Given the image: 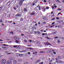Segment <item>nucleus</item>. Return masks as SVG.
<instances>
[{
  "label": "nucleus",
  "mask_w": 64,
  "mask_h": 64,
  "mask_svg": "<svg viewBox=\"0 0 64 64\" xmlns=\"http://www.w3.org/2000/svg\"><path fill=\"white\" fill-rule=\"evenodd\" d=\"M24 1V0H19V3L20 5V6H21L23 4V2Z\"/></svg>",
  "instance_id": "obj_1"
},
{
  "label": "nucleus",
  "mask_w": 64,
  "mask_h": 64,
  "mask_svg": "<svg viewBox=\"0 0 64 64\" xmlns=\"http://www.w3.org/2000/svg\"><path fill=\"white\" fill-rule=\"evenodd\" d=\"M1 62L2 64H5L6 62V60L5 59L2 60Z\"/></svg>",
  "instance_id": "obj_2"
},
{
  "label": "nucleus",
  "mask_w": 64,
  "mask_h": 64,
  "mask_svg": "<svg viewBox=\"0 0 64 64\" xmlns=\"http://www.w3.org/2000/svg\"><path fill=\"white\" fill-rule=\"evenodd\" d=\"M6 63L7 64H12V61L10 60H8L7 61Z\"/></svg>",
  "instance_id": "obj_3"
},
{
  "label": "nucleus",
  "mask_w": 64,
  "mask_h": 64,
  "mask_svg": "<svg viewBox=\"0 0 64 64\" xmlns=\"http://www.w3.org/2000/svg\"><path fill=\"white\" fill-rule=\"evenodd\" d=\"M21 16V14H18L15 16V17L18 16V17H19Z\"/></svg>",
  "instance_id": "obj_4"
},
{
  "label": "nucleus",
  "mask_w": 64,
  "mask_h": 64,
  "mask_svg": "<svg viewBox=\"0 0 64 64\" xmlns=\"http://www.w3.org/2000/svg\"><path fill=\"white\" fill-rule=\"evenodd\" d=\"M37 7H38V9L40 10H41V8H40V4H38L37 6Z\"/></svg>",
  "instance_id": "obj_5"
},
{
  "label": "nucleus",
  "mask_w": 64,
  "mask_h": 64,
  "mask_svg": "<svg viewBox=\"0 0 64 64\" xmlns=\"http://www.w3.org/2000/svg\"><path fill=\"white\" fill-rule=\"evenodd\" d=\"M16 63H17V61L15 60H14L13 61V64H16Z\"/></svg>",
  "instance_id": "obj_6"
},
{
  "label": "nucleus",
  "mask_w": 64,
  "mask_h": 64,
  "mask_svg": "<svg viewBox=\"0 0 64 64\" xmlns=\"http://www.w3.org/2000/svg\"><path fill=\"white\" fill-rule=\"evenodd\" d=\"M56 1L57 3H61V2L59 0H56Z\"/></svg>",
  "instance_id": "obj_7"
},
{
  "label": "nucleus",
  "mask_w": 64,
  "mask_h": 64,
  "mask_svg": "<svg viewBox=\"0 0 64 64\" xmlns=\"http://www.w3.org/2000/svg\"><path fill=\"white\" fill-rule=\"evenodd\" d=\"M63 22V21L62 20H60L59 21V23H62Z\"/></svg>",
  "instance_id": "obj_8"
},
{
  "label": "nucleus",
  "mask_w": 64,
  "mask_h": 64,
  "mask_svg": "<svg viewBox=\"0 0 64 64\" xmlns=\"http://www.w3.org/2000/svg\"><path fill=\"white\" fill-rule=\"evenodd\" d=\"M19 6H20V4H19H19H17L16 5V7L18 8V7Z\"/></svg>",
  "instance_id": "obj_9"
},
{
  "label": "nucleus",
  "mask_w": 64,
  "mask_h": 64,
  "mask_svg": "<svg viewBox=\"0 0 64 64\" xmlns=\"http://www.w3.org/2000/svg\"><path fill=\"white\" fill-rule=\"evenodd\" d=\"M24 12H27V9L26 8H24Z\"/></svg>",
  "instance_id": "obj_10"
},
{
  "label": "nucleus",
  "mask_w": 64,
  "mask_h": 64,
  "mask_svg": "<svg viewBox=\"0 0 64 64\" xmlns=\"http://www.w3.org/2000/svg\"><path fill=\"white\" fill-rule=\"evenodd\" d=\"M18 56H23V54H18Z\"/></svg>",
  "instance_id": "obj_11"
},
{
  "label": "nucleus",
  "mask_w": 64,
  "mask_h": 64,
  "mask_svg": "<svg viewBox=\"0 0 64 64\" xmlns=\"http://www.w3.org/2000/svg\"><path fill=\"white\" fill-rule=\"evenodd\" d=\"M35 14V13L34 12H32V14L31 13L30 14V15H34Z\"/></svg>",
  "instance_id": "obj_12"
},
{
  "label": "nucleus",
  "mask_w": 64,
  "mask_h": 64,
  "mask_svg": "<svg viewBox=\"0 0 64 64\" xmlns=\"http://www.w3.org/2000/svg\"><path fill=\"white\" fill-rule=\"evenodd\" d=\"M43 19L44 20H45V19H46V17H45V16H43Z\"/></svg>",
  "instance_id": "obj_13"
},
{
  "label": "nucleus",
  "mask_w": 64,
  "mask_h": 64,
  "mask_svg": "<svg viewBox=\"0 0 64 64\" xmlns=\"http://www.w3.org/2000/svg\"><path fill=\"white\" fill-rule=\"evenodd\" d=\"M11 3H10L8 5V7H9V8L10 7V6L11 5Z\"/></svg>",
  "instance_id": "obj_14"
},
{
  "label": "nucleus",
  "mask_w": 64,
  "mask_h": 64,
  "mask_svg": "<svg viewBox=\"0 0 64 64\" xmlns=\"http://www.w3.org/2000/svg\"><path fill=\"white\" fill-rule=\"evenodd\" d=\"M57 42L58 43H60V41L59 40H58Z\"/></svg>",
  "instance_id": "obj_15"
},
{
  "label": "nucleus",
  "mask_w": 64,
  "mask_h": 64,
  "mask_svg": "<svg viewBox=\"0 0 64 64\" xmlns=\"http://www.w3.org/2000/svg\"><path fill=\"white\" fill-rule=\"evenodd\" d=\"M14 9L16 10L17 9V8H16V7H15V6H14Z\"/></svg>",
  "instance_id": "obj_16"
},
{
  "label": "nucleus",
  "mask_w": 64,
  "mask_h": 64,
  "mask_svg": "<svg viewBox=\"0 0 64 64\" xmlns=\"http://www.w3.org/2000/svg\"><path fill=\"white\" fill-rule=\"evenodd\" d=\"M38 34L39 35H40L41 34V33L40 32H38Z\"/></svg>",
  "instance_id": "obj_17"
},
{
  "label": "nucleus",
  "mask_w": 64,
  "mask_h": 64,
  "mask_svg": "<svg viewBox=\"0 0 64 64\" xmlns=\"http://www.w3.org/2000/svg\"><path fill=\"white\" fill-rule=\"evenodd\" d=\"M46 9L47 10L49 9V7H48V6H47L46 7Z\"/></svg>",
  "instance_id": "obj_18"
},
{
  "label": "nucleus",
  "mask_w": 64,
  "mask_h": 64,
  "mask_svg": "<svg viewBox=\"0 0 64 64\" xmlns=\"http://www.w3.org/2000/svg\"><path fill=\"white\" fill-rule=\"evenodd\" d=\"M20 21H23V18H20Z\"/></svg>",
  "instance_id": "obj_19"
},
{
  "label": "nucleus",
  "mask_w": 64,
  "mask_h": 64,
  "mask_svg": "<svg viewBox=\"0 0 64 64\" xmlns=\"http://www.w3.org/2000/svg\"><path fill=\"white\" fill-rule=\"evenodd\" d=\"M55 20V18H52L51 19V20L52 21H53V20Z\"/></svg>",
  "instance_id": "obj_20"
},
{
  "label": "nucleus",
  "mask_w": 64,
  "mask_h": 64,
  "mask_svg": "<svg viewBox=\"0 0 64 64\" xmlns=\"http://www.w3.org/2000/svg\"><path fill=\"white\" fill-rule=\"evenodd\" d=\"M13 47L14 48H16L17 47V46L14 45L13 46Z\"/></svg>",
  "instance_id": "obj_21"
},
{
  "label": "nucleus",
  "mask_w": 64,
  "mask_h": 64,
  "mask_svg": "<svg viewBox=\"0 0 64 64\" xmlns=\"http://www.w3.org/2000/svg\"><path fill=\"white\" fill-rule=\"evenodd\" d=\"M16 43H18V42H19V41H17V40H16Z\"/></svg>",
  "instance_id": "obj_22"
},
{
  "label": "nucleus",
  "mask_w": 64,
  "mask_h": 64,
  "mask_svg": "<svg viewBox=\"0 0 64 64\" xmlns=\"http://www.w3.org/2000/svg\"><path fill=\"white\" fill-rule=\"evenodd\" d=\"M37 62L38 63H39V62H40V60H37Z\"/></svg>",
  "instance_id": "obj_23"
},
{
  "label": "nucleus",
  "mask_w": 64,
  "mask_h": 64,
  "mask_svg": "<svg viewBox=\"0 0 64 64\" xmlns=\"http://www.w3.org/2000/svg\"><path fill=\"white\" fill-rule=\"evenodd\" d=\"M10 34H13V31H11L10 32Z\"/></svg>",
  "instance_id": "obj_24"
},
{
  "label": "nucleus",
  "mask_w": 64,
  "mask_h": 64,
  "mask_svg": "<svg viewBox=\"0 0 64 64\" xmlns=\"http://www.w3.org/2000/svg\"><path fill=\"white\" fill-rule=\"evenodd\" d=\"M12 21H8V23H12Z\"/></svg>",
  "instance_id": "obj_25"
},
{
  "label": "nucleus",
  "mask_w": 64,
  "mask_h": 64,
  "mask_svg": "<svg viewBox=\"0 0 64 64\" xmlns=\"http://www.w3.org/2000/svg\"><path fill=\"white\" fill-rule=\"evenodd\" d=\"M54 38L58 39V36H56L55 37H54Z\"/></svg>",
  "instance_id": "obj_26"
},
{
  "label": "nucleus",
  "mask_w": 64,
  "mask_h": 64,
  "mask_svg": "<svg viewBox=\"0 0 64 64\" xmlns=\"http://www.w3.org/2000/svg\"><path fill=\"white\" fill-rule=\"evenodd\" d=\"M58 58H59V59H60L61 58V57L60 56H58Z\"/></svg>",
  "instance_id": "obj_27"
},
{
  "label": "nucleus",
  "mask_w": 64,
  "mask_h": 64,
  "mask_svg": "<svg viewBox=\"0 0 64 64\" xmlns=\"http://www.w3.org/2000/svg\"><path fill=\"white\" fill-rule=\"evenodd\" d=\"M34 33H35V34H37V32L35 31L34 32Z\"/></svg>",
  "instance_id": "obj_28"
},
{
  "label": "nucleus",
  "mask_w": 64,
  "mask_h": 64,
  "mask_svg": "<svg viewBox=\"0 0 64 64\" xmlns=\"http://www.w3.org/2000/svg\"><path fill=\"white\" fill-rule=\"evenodd\" d=\"M9 52V51H6L5 52V53H8Z\"/></svg>",
  "instance_id": "obj_29"
},
{
  "label": "nucleus",
  "mask_w": 64,
  "mask_h": 64,
  "mask_svg": "<svg viewBox=\"0 0 64 64\" xmlns=\"http://www.w3.org/2000/svg\"><path fill=\"white\" fill-rule=\"evenodd\" d=\"M42 36H44V35H45V34L44 33H43L42 34Z\"/></svg>",
  "instance_id": "obj_30"
},
{
  "label": "nucleus",
  "mask_w": 64,
  "mask_h": 64,
  "mask_svg": "<svg viewBox=\"0 0 64 64\" xmlns=\"http://www.w3.org/2000/svg\"><path fill=\"white\" fill-rule=\"evenodd\" d=\"M47 23V22H43V24H46Z\"/></svg>",
  "instance_id": "obj_31"
},
{
  "label": "nucleus",
  "mask_w": 64,
  "mask_h": 64,
  "mask_svg": "<svg viewBox=\"0 0 64 64\" xmlns=\"http://www.w3.org/2000/svg\"><path fill=\"white\" fill-rule=\"evenodd\" d=\"M56 18V19H57V20H58V19H59V18L58 17H57Z\"/></svg>",
  "instance_id": "obj_32"
},
{
  "label": "nucleus",
  "mask_w": 64,
  "mask_h": 64,
  "mask_svg": "<svg viewBox=\"0 0 64 64\" xmlns=\"http://www.w3.org/2000/svg\"><path fill=\"white\" fill-rule=\"evenodd\" d=\"M3 7H4V6H1L0 7V9H1V8H3Z\"/></svg>",
  "instance_id": "obj_33"
},
{
  "label": "nucleus",
  "mask_w": 64,
  "mask_h": 64,
  "mask_svg": "<svg viewBox=\"0 0 64 64\" xmlns=\"http://www.w3.org/2000/svg\"><path fill=\"white\" fill-rule=\"evenodd\" d=\"M53 34H56V32H53Z\"/></svg>",
  "instance_id": "obj_34"
},
{
  "label": "nucleus",
  "mask_w": 64,
  "mask_h": 64,
  "mask_svg": "<svg viewBox=\"0 0 64 64\" xmlns=\"http://www.w3.org/2000/svg\"><path fill=\"white\" fill-rule=\"evenodd\" d=\"M28 48L29 49H31L32 48Z\"/></svg>",
  "instance_id": "obj_35"
},
{
  "label": "nucleus",
  "mask_w": 64,
  "mask_h": 64,
  "mask_svg": "<svg viewBox=\"0 0 64 64\" xmlns=\"http://www.w3.org/2000/svg\"><path fill=\"white\" fill-rule=\"evenodd\" d=\"M49 61L50 62H52V60H49Z\"/></svg>",
  "instance_id": "obj_36"
},
{
  "label": "nucleus",
  "mask_w": 64,
  "mask_h": 64,
  "mask_svg": "<svg viewBox=\"0 0 64 64\" xmlns=\"http://www.w3.org/2000/svg\"><path fill=\"white\" fill-rule=\"evenodd\" d=\"M61 14V12H60L58 14V15H59V14Z\"/></svg>",
  "instance_id": "obj_37"
},
{
  "label": "nucleus",
  "mask_w": 64,
  "mask_h": 64,
  "mask_svg": "<svg viewBox=\"0 0 64 64\" xmlns=\"http://www.w3.org/2000/svg\"><path fill=\"white\" fill-rule=\"evenodd\" d=\"M31 54V53H30V52H28V54Z\"/></svg>",
  "instance_id": "obj_38"
},
{
  "label": "nucleus",
  "mask_w": 64,
  "mask_h": 64,
  "mask_svg": "<svg viewBox=\"0 0 64 64\" xmlns=\"http://www.w3.org/2000/svg\"><path fill=\"white\" fill-rule=\"evenodd\" d=\"M2 20H0V23H2Z\"/></svg>",
  "instance_id": "obj_39"
},
{
  "label": "nucleus",
  "mask_w": 64,
  "mask_h": 64,
  "mask_svg": "<svg viewBox=\"0 0 64 64\" xmlns=\"http://www.w3.org/2000/svg\"><path fill=\"white\" fill-rule=\"evenodd\" d=\"M55 24V23H54V22H53L52 24V25H53V24Z\"/></svg>",
  "instance_id": "obj_40"
},
{
  "label": "nucleus",
  "mask_w": 64,
  "mask_h": 64,
  "mask_svg": "<svg viewBox=\"0 0 64 64\" xmlns=\"http://www.w3.org/2000/svg\"><path fill=\"white\" fill-rule=\"evenodd\" d=\"M21 36H25V35L22 34L21 35Z\"/></svg>",
  "instance_id": "obj_41"
},
{
  "label": "nucleus",
  "mask_w": 64,
  "mask_h": 64,
  "mask_svg": "<svg viewBox=\"0 0 64 64\" xmlns=\"http://www.w3.org/2000/svg\"><path fill=\"white\" fill-rule=\"evenodd\" d=\"M55 60H56V61H57V60H58V59L57 58H55Z\"/></svg>",
  "instance_id": "obj_42"
},
{
  "label": "nucleus",
  "mask_w": 64,
  "mask_h": 64,
  "mask_svg": "<svg viewBox=\"0 0 64 64\" xmlns=\"http://www.w3.org/2000/svg\"><path fill=\"white\" fill-rule=\"evenodd\" d=\"M29 41H30V42H32V40H28Z\"/></svg>",
  "instance_id": "obj_43"
},
{
  "label": "nucleus",
  "mask_w": 64,
  "mask_h": 64,
  "mask_svg": "<svg viewBox=\"0 0 64 64\" xmlns=\"http://www.w3.org/2000/svg\"><path fill=\"white\" fill-rule=\"evenodd\" d=\"M16 39H19V38H18V37H16Z\"/></svg>",
  "instance_id": "obj_44"
},
{
  "label": "nucleus",
  "mask_w": 64,
  "mask_h": 64,
  "mask_svg": "<svg viewBox=\"0 0 64 64\" xmlns=\"http://www.w3.org/2000/svg\"><path fill=\"white\" fill-rule=\"evenodd\" d=\"M10 2L9 1L7 3V4H8Z\"/></svg>",
  "instance_id": "obj_45"
},
{
  "label": "nucleus",
  "mask_w": 64,
  "mask_h": 64,
  "mask_svg": "<svg viewBox=\"0 0 64 64\" xmlns=\"http://www.w3.org/2000/svg\"><path fill=\"white\" fill-rule=\"evenodd\" d=\"M44 2H45V3H46V1L45 0H44Z\"/></svg>",
  "instance_id": "obj_46"
},
{
  "label": "nucleus",
  "mask_w": 64,
  "mask_h": 64,
  "mask_svg": "<svg viewBox=\"0 0 64 64\" xmlns=\"http://www.w3.org/2000/svg\"><path fill=\"white\" fill-rule=\"evenodd\" d=\"M44 12H45V11H46V9H44Z\"/></svg>",
  "instance_id": "obj_47"
},
{
  "label": "nucleus",
  "mask_w": 64,
  "mask_h": 64,
  "mask_svg": "<svg viewBox=\"0 0 64 64\" xmlns=\"http://www.w3.org/2000/svg\"><path fill=\"white\" fill-rule=\"evenodd\" d=\"M24 42H27V41L26 40H24Z\"/></svg>",
  "instance_id": "obj_48"
},
{
  "label": "nucleus",
  "mask_w": 64,
  "mask_h": 64,
  "mask_svg": "<svg viewBox=\"0 0 64 64\" xmlns=\"http://www.w3.org/2000/svg\"><path fill=\"white\" fill-rule=\"evenodd\" d=\"M56 63H59V61L58 60H56Z\"/></svg>",
  "instance_id": "obj_49"
},
{
  "label": "nucleus",
  "mask_w": 64,
  "mask_h": 64,
  "mask_svg": "<svg viewBox=\"0 0 64 64\" xmlns=\"http://www.w3.org/2000/svg\"><path fill=\"white\" fill-rule=\"evenodd\" d=\"M53 53H54V54H56V52H53Z\"/></svg>",
  "instance_id": "obj_50"
},
{
  "label": "nucleus",
  "mask_w": 64,
  "mask_h": 64,
  "mask_svg": "<svg viewBox=\"0 0 64 64\" xmlns=\"http://www.w3.org/2000/svg\"><path fill=\"white\" fill-rule=\"evenodd\" d=\"M48 60H51V58H48Z\"/></svg>",
  "instance_id": "obj_51"
},
{
  "label": "nucleus",
  "mask_w": 64,
  "mask_h": 64,
  "mask_svg": "<svg viewBox=\"0 0 64 64\" xmlns=\"http://www.w3.org/2000/svg\"><path fill=\"white\" fill-rule=\"evenodd\" d=\"M52 9H54V6H53V7L52 8Z\"/></svg>",
  "instance_id": "obj_52"
},
{
  "label": "nucleus",
  "mask_w": 64,
  "mask_h": 64,
  "mask_svg": "<svg viewBox=\"0 0 64 64\" xmlns=\"http://www.w3.org/2000/svg\"><path fill=\"white\" fill-rule=\"evenodd\" d=\"M32 5H34H34H35V4H34V3H33V4H32Z\"/></svg>",
  "instance_id": "obj_53"
},
{
  "label": "nucleus",
  "mask_w": 64,
  "mask_h": 64,
  "mask_svg": "<svg viewBox=\"0 0 64 64\" xmlns=\"http://www.w3.org/2000/svg\"><path fill=\"white\" fill-rule=\"evenodd\" d=\"M3 46H6V45L5 44H3Z\"/></svg>",
  "instance_id": "obj_54"
},
{
  "label": "nucleus",
  "mask_w": 64,
  "mask_h": 64,
  "mask_svg": "<svg viewBox=\"0 0 64 64\" xmlns=\"http://www.w3.org/2000/svg\"><path fill=\"white\" fill-rule=\"evenodd\" d=\"M47 34V33H44V35H46Z\"/></svg>",
  "instance_id": "obj_55"
},
{
  "label": "nucleus",
  "mask_w": 64,
  "mask_h": 64,
  "mask_svg": "<svg viewBox=\"0 0 64 64\" xmlns=\"http://www.w3.org/2000/svg\"><path fill=\"white\" fill-rule=\"evenodd\" d=\"M54 7L55 8H57V6H54Z\"/></svg>",
  "instance_id": "obj_56"
},
{
  "label": "nucleus",
  "mask_w": 64,
  "mask_h": 64,
  "mask_svg": "<svg viewBox=\"0 0 64 64\" xmlns=\"http://www.w3.org/2000/svg\"><path fill=\"white\" fill-rule=\"evenodd\" d=\"M48 45H51V44L49 43H48Z\"/></svg>",
  "instance_id": "obj_57"
},
{
  "label": "nucleus",
  "mask_w": 64,
  "mask_h": 64,
  "mask_svg": "<svg viewBox=\"0 0 64 64\" xmlns=\"http://www.w3.org/2000/svg\"><path fill=\"white\" fill-rule=\"evenodd\" d=\"M40 53H43V52H40Z\"/></svg>",
  "instance_id": "obj_58"
},
{
  "label": "nucleus",
  "mask_w": 64,
  "mask_h": 64,
  "mask_svg": "<svg viewBox=\"0 0 64 64\" xmlns=\"http://www.w3.org/2000/svg\"><path fill=\"white\" fill-rule=\"evenodd\" d=\"M40 64H43V62H42L40 63Z\"/></svg>",
  "instance_id": "obj_59"
},
{
  "label": "nucleus",
  "mask_w": 64,
  "mask_h": 64,
  "mask_svg": "<svg viewBox=\"0 0 64 64\" xmlns=\"http://www.w3.org/2000/svg\"><path fill=\"white\" fill-rule=\"evenodd\" d=\"M60 25H59L58 26V27H60Z\"/></svg>",
  "instance_id": "obj_60"
},
{
  "label": "nucleus",
  "mask_w": 64,
  "mask_h": 64,
  "mask_svg": "<svg viewBox=\"0 0 64 64\" xmlns=\"http://www.w3.org/2000/svg\"><path fill=\"white\" fill-rule=\"evenodd\" d=\"M4 15H5V16H6L7 14H6V13H5L4 14Z\"/></svg>",
  "instance_id": "obj_61"
},
{
  "label": "nucleus",
  "mask_w": 64,
  "mask_h": 64,
  "mask_svg": "<svg viewBox=\"0 0 64 64\" xmlns=\"http://www.w3.org/2000/svg\"><path fill=\"white\" fill-rule=\"evenodd\" d=\"M53 12H52L51 13V14H53Z\"/></svg>",
  "instance_id": "obj_62"
},
{
  "label": "nucleus",
  "mask_w": 64,
  "mask_h": 64,
  "mask_svg": "<svg viewBox=\"0 0 64 64\" xmlns=\"http://www.w3.org/2000/svg\"><path fill=\"white\" fill-rule=\"evenodd\" d=\"M54 14L53 15H52L51 16V17H53V16H54Z\"/></svg>",
  "instance_id": "obj_63"
},
{
  "label": "nucleus",
  "mask_w": 64,
  "mask_h": 64,
  "mask_svg": "<svg viewBox=\"0 0 64 64\" xmlns=\"http://www.w3.org/2000/svg\"><path fill=\"white\" fill-rule=\"evenodd\" d=\"M62 2L63 3H64V0H62Z\"/></svg>",
  "instance_id": "obj_64"
}]
</instances>
